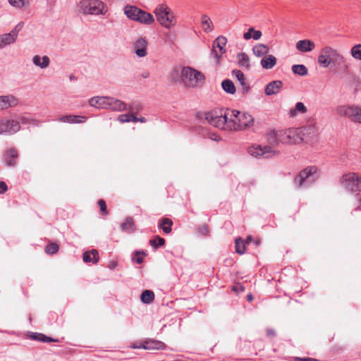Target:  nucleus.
I'll return each mask as SVG.
<instances>
[{"mask_svg":"<svg viewBox=\"0 0 361 361\" xmlns=\"http://www.w3.org/2000/svg\"><path fill=\"white\" fill-rule=\"evenodd\" d=\"M228 130H241L253 126V117L245 112L228 109Z\"/></svg>","mask_w":361,"mask_h":361,"instance_id":"obj_1","label":"nucleus"},{"mask_svg":"<svg viewBox=\"0 0 361 361\" xmlns=\"http://www.w3.org/2000/svg\"><path fill=\"white\" fill-rule=\"evenodd\" d=\"M180 80L185 87L195 88L204 83L205 77L200 71L190 66H184L181 69Z\"/></svg>","mask_w":361,"mask_h":361,"instance_id":"obj_2","label":"nucleus"},{"mask_svg":"<svg viewBox=\"0 0 361 361\" xmlns=\"http://www.w3.org/2000/svg\"><path fill=\"white\" fill-rule=\"evenodd\" d=\"M154 13L157 22L164 28L170 29L177 23L176 16L166 4H158L154 10Z\"/></svg>","mask_w":361,"mask_h":361,"instance_id":"obj_3","label":"nucleus"},{"mask_svg":"<svg viewBox=\"0 0 361 361\" xmlns=\"http://www.w3.org/2000/svg\"><path fill=\"white\" fill-rule=\"evenodd\" d=\"M344 62V57L336 49L330 46L324 47L318 56V63L322 68H327L331 63L339 65Z\"/></svg>","mask_w":361,"mask_h":361,"instance_id":"obj_4","label":"nucleus"},{"mask_svg":"<svg viewBox=\"0 0 361 361\" xmlns=\"http://www.w3.org/2000/svg\"><path fill=\"white\" fill-rule=\"evenodd\" d=\"M123 10L125 15L132 20L147 25H152L154 22V18L151 13L137 6L127 5L124 7Z\"/></svg>","mask_w":361,"mask_h":361,"instance_id":"obj_5","label":"nucleus"},{"mask_svg":"<svg viewBox=\"0 0 361 361\" xmlns=\"http://www.w3.org/2000/svg\"><path fill=\"white\" fill-rule=\"evenodd\" d=\"M336 112L341 116L348 117L354 123H361V107L357 106L341 105L336 109Z\"/></svg>","mask_w":361,"mask_h":361,"instance_id":"obj_6","label":"nucleus"},{"mask_svg":"<svg viewBox=\"0 0 361 361\" xmlns=\"http://www.w3.org/2000/svg\"><path fill=\"white\" fill-rule=\"evenodd\" d=\"M324 178L323 172L317 166H308L294 177V180H316Z\"/></svg>","mask_w":361,"mask_h":361,"instance_id":"obj_7","label":"nucleus"},{"mask_svg":"<svg viewBox=\"0 0 361 361\" xmlns=\"http://www.w3.org/2000/svg\"><path fill=\"white\" fill-rule=\"evenodd\" d=\"M205 118L208 123L216 128L228 129V109L225 114L218 115L216 113L209 112L205 114Z\"/></svg>","mask_w":361,"mask_h":361,"instance_id":"obj_8","label":"nucleus"},{"mask_svg":"<svg viewBox=\"0 0 361 361\" xmlns=\"http://www.w3.org/2000/svg\"><path fill=\"white\" fill-rule=\"evenodd\" d=\"M226 42L227 39L224 36H219L213 42L210 55L211 57L215 59L216 63H220L222 55L226 52L225 46Z\"/></svg>","mask_w":361,"mask_h":361,"instance_id":"obj_9","label":"nucleus"},{"mask_svg":"<svg viewBox=\"0 0 361 361\" xmlns=\"http://www.w3.org/2000/svg\"><path fill=\"white\" fill-rule=\"evenodd\" d=\"M20 126L18 121L11 119H0V134H14L19 131Z\"/></svg>","mask_w":361,"mask_h":361,"instance_id":"obj_10","label":"nucleus"},{"mask_svg":"<svg viewBox=\"0 0 361 361\" xmlns=\"http://www.w3.org/2000/svg\"><path fill=\"white\" fill-rule=\"evenodd\" d=\"M247 152L251 156L256 158H268L275 154V152L271 150L269 146L252 145L248 148Z\"/></svg>","mask_w":361,"mask_h":361,"instance_id":"obj_11","label":"nucleus"},{"mask_svg":"<svg viewBox=\"0 0 361 361\" xmlns=\"http://www.w3.org/2000/svg\"><path fill=\"white\" fill-rule=\"evenodd\" d=\"M166 347L165 343L160 341L146 338L140 341V346H133V349L164 350Z\"/></svg>","mask_w":361,"mask_h":361,"instance_id":"obj_12","label":"nucleus"},{"mask_svg":"<svg viewBox=\"0 0 361 361\" xmlns=\"http://www.w3.org/2000/svg\"><path fill=\"white\" fill-rule=\"evenodd\" d=\"M19 154L15 147H10L5 150L2 154L4 164L8 167H15L17 164Z\"/></svg>","mask_w":361,"mask_h":361,"instance_id":"obj_13","label":"nucleus"},{"mask_svg":"<svg viewBox=\"0 0 361 361\" xmlns=\"http://www.w3.org/2000/svg\"><path fill=\"white\" fill-rule=\"evenodd\" d=\"M300 133L309 137H314L318 135V128L314 118H309L305 126L300 128Z\"/></svg>","mask_w":361,"mask_h":361,"instance_id":"obj_14","label":"nucleus"},{"mask_svg":"<svg viewBox=\"0 0 361 361\" xmlns=\"http://www.w3.org/2000/svg\"><path fill=\"white\" fill-rule=\"evenodd\" d=\"M58 121L62 122V123H68L71 124H78V123H82L87 121V117L85 116H80V115H64L62 116L59 117L56 119Z\"/></svg>","mask_w":361,"mask_h":361,"instance_id":"obj_15","label":"nucleus"},{"mask_svg":"<svg viewBox=\"0 0 361 361\" xmlns=\"http://www.w3.org/2000/svg\"><path fill=\"white\" fill-rule=\"evenodd\" d=\"M147 42L145 38L140 37L133 44V49L139 57H145L147 54Z\"/></svg>","mask_w":361,"mask_h":361,"instance_id":"obj_16","label":"nucleus"},{"mask_svg":"<svg viewBox=\"0 0 361 361\" xmlns=\"http://www.w3.org/2000/svg\"><path fill=\"white\" fill-rule=\"evenodd\" d=\"M283 87L281 80H273L269 82L264 88V93L267 96H272L279 94Z\"/></svg>","mask_w":361,"mask_h":361,"instance_id":"obj_17","label":"nucleus"},{"mask_svg":"<svg viewBox=\"0 0 361 361\" xmlns=\"http://www.w3.org/2000/svg\"><path fill=\"white\" fill-rule=\"evenodd\" d=\"M106 4L101 0H92V16H104L108 12Z\"/></svg>","mask_w":361,"mask_h":361,"instance_id":"obj_18","label":"nucleus"},{"mask_svg":"<svg viewBox=\"0 0 361 361\" xmlns=\"http://www.w3.org/2000/svg\"><path fill=\"white\" fill-rule=\"evenodd\" d=\"M110 97H92V106L96 109H109Z\"/></svg>","mask_w":361,"mask_h":361,"instance_id":"obj_19","label":"nucleus"},{"mask_svg":"<svg viewBox=\"0 0 361 361\" xmlns=\"http://www.w3.org/2000/svg\"><path fill=\"white\" fill-rule=\"evenodd\" d=\"M294 135V131L290 129L278 130L279 143H291Z\"/></svg>","mask_w":361,"mask_h":361,"instance_id":"obj_20","label":"nucleus"},{"mask_svg":"<svg viewBox=\"0 0 361 361\" xmlns=\"http://www.w3.org/2000/svg\"><path fill=\"white\" fill-rule=\"evenodd\" d=\"M295 47L301 52H309L315 48V44L310 39H302L299 40Z\"/></svg>","mask_w":361,"mask_h":361,"instance_id":"obj_21","label":"nucleus"},{"mask_svg":"<svg viewBox=\"0 0 361 361\" xmlns=\"http://www.w3.org/2000/svg\"><path fill=\"white\" fill-rule=\"evenodd\" d=\"M18 104V99L12 96H0V109H6Z\"/></svg>","mask_w":361,"mask_h":361,"instance_id":"obj_22","label":"nucleus"},{"mask_svg":"<svg viewBox=\"0 0 361 361\" xmlns=\"http://www.w3.org/2000/svg\"><path fill=\"white\" fill-rule=\"evenodd\" d=\"M109 109L113 111H123L127 109V104L121 100L111 97Z\"/></svg>","mask_w":361,"mask_h":361,"instance_id":"obj_23","label":"nucleus"},{"mask_svg":"<svg viewBox=\"0 0 361 361\" xmlns=\"http://www.w3.org/2000/svg\"><path fill=\"white\" fill-rule=\"evenodd\" d=\"M260 64L264 69H271L276 64V58L273 55L265 56L262 59Z\"/></svg>","mask_w":361,"mask_h":361,"instance_id":"obj_24","label":"nucleus"},{"mask_svg":"<svg viewBox=\"0 0 361 361\" xmlns=\"http://www.w3.org/2000/svg\"><path fill=\"white\" fill-rule=\"evenodd\" d=\"M238 64L240 67L249 70L250 68V58L245 52L237 54Z\"/></svg>","mask_w":361,"mask_h":361,"instance_id":"obj_25","label":"nucleus"},{"mask_svg":"<svg viewBox=\"0 0 361 361\" xmlns=\"http://www.w3.org/2000/svg\"><path fill=\"white\" fill-rule=\"evenodd\" d=\"M201 25L203 30L207 33L211 32L214 30L213 23L206 14H202L201 16Z\"/></svg>","mask_w":361,"mask_h":361,"instance_id":"obj_26","label":"nucleus"},{"mask_svg":"<svg viewBox=\"0 0 361 361\" xmlns=\"http://www.w3.org/2000/svg\"><path fill=\"white\" fill-rule=\"evenodd\" d=\"M32 62L35 66L43 69L49 66L50 61L47 56L41 57L38 55H35L32 58Z\"/></svg>","mask_w":361,"mask_h":361,"instance_id":"obj_27","label":"nucleus"},{"mask_svg":"<svg viewBox=\"0 0 361 361\" xmlns=\"http://www.w3.org/2000/svg\"><path fill=\"white\" fill-rule=\"evenodd\" d=\"M172 225L173 221L171 219L169 218H163L159 221L158 228L161 229L164 233L169 234L171 232Z\"/></svg>","mask_w":361,"mask_h":361,"instance_id":"obj_28","label":"nucleus"},{"mask_svg":"<svg viewBox=\"0 0 361 361\" xmlns=\"http://www.w3.org/2000/svg\"><path fill=\"white\" fill-rule=\"evenodd\" d=\"M252 52L255 56L261 57L267 55L269 52V48L264 44H258L253 47Z\"/></svg>","mask_w":361,"mask_h":361,"instance_id":"obj_29","label":"nucleus"},{"mask_svg":"<svg viewBox=\"0 0 361 361\" xmlns=\"http://www.w3.org/2000/svg\"><path fill=\"white\" fill-rule=\"evenodd\" d=\"M342 186L348 192L361 191V182H341Z\"/></svg>","mask_w":361,"mask_h":361,"instance_id":"obj_30","label":"nucleus"},{"mask_svg":"<svg viewBox=\"0 0 361 361\" xmlns=\"http://www.w3.org/2000/svg\"><path fill=\"white\" fill-rule=\"evenodd\" d=\"M16 39V37L13 36L11 32L0 35V48L13 44Z\"/></svg>","mask_w":361,"mask_h":361,"instance_id":"obj_31","label":"nucleus"},{"mask_svg":"<svg viewBox=\"0 0 361 361\" xmlns=\"http://www.w3.org/2000/svg\"><path fill=\"white\" fill-rule=\"evenodd\" d=\"M232 73L233 75L235 76V78L240 82V83L242 85L243 88L244 89L245 92H247L250 87L246 83V79L245 78L244 73L241 71L238 70V69L233 70L232 71Z\"/></svg>","mask_w":361,"mask_h":361,"instance_id":"obj_32","label":"nucleus"},{"mask_svg":"<svg viewBox=\"0 0 361 361\" xmlns=\"http://www.w3.org/2000/svg\"><path fill=\"white\" fill-rule=\"evenodd\" d=\"M307 111V107L305 104L301 102H297L294 109H292L289 111V115L290 117H295L298 113L300 114H305Z\"/></svg>","mask_w":361,"mask_h":361,"instance_id":"obj_33","label":"nucleus"},{"mask_svg":"<svg viewBox=\"0 0 361 361\" xmlns=\"http://www.w3.org/2000/svg\"><path fill=\"white\" fill-rule=\"evenodd\" d=\"M30 338L33 340H37L44 343H51V342H57V339L52 338L49 337L44 334L39 333H32L30 336Z\"/></svg>","mask_w":361,"mask_h":361,"instance_id":"obj_34","label":"nucleus"},{"mask_svg":"<svg viewBox=\"0 0 361 361\" xmlns=\"http://www.w3.org/2000/svg\"><path fill=\"white\" fill-rule=\"evenodd\" d=\"M121 229L127 233H132L135 231L133 220L131 217L126 219L125 221L121 224Z\"/></svg>","mask_w":361,"mask_h":361,"instance_id":"obj_35","label":"nucleus"},{"mask_svg":"<svg viewBox=\"0 0 361 361\" xmlns=\"http://www.w3.org/2000/svg\"><path fill=\"white\" fill-rule=\"evenodd\" d=\"M154 300V293L152 290H145L140 295V300L144 304H149Z\"/></svg>","mask_w":361,"mask_h":361,"instance_id":"obj_36","label":"nucleus"},{"mask_svg":"<svg viewBox=\"0 0 361 361\" xmlns=\"http://www.w3.org/2000/svg\"><path fill=\"white\" fill-rule=\"evenodd\" d=\"M221 87L223 90L231 94H233L235 92V87L234 83L231 80L226 79L222 81Z\"/></svg>","mask_w":361,"mask_h":361,"instance_id":"obj_37","label":"nucleus"},{"mask_svg":"<svg viewBox=\"0 0 361 361\" xmlns=\"http://www.w3.org/2000/svg\"><path fill=\"white\" fill-rule=\"evenodd\" d=\"M79 12L84 15L90 14V0H82L80 1L79 5Z\"/></svg>","mask_w":361,"mask_h":361,"instance_id":"obj_38","label":"nucleus"},{"mask_svg":"<svg viewBox=\"0 0 361 361\" xmlns=\"http://www.w3.org/2000/svg\"><path fill=\"white\" fill-rule=\"evenodd\" d=\"M292 71L296 75L305 76L307 75L308 70L305 65L297 64L292 66Z\"/></svg>","mask_w":361,"mask_h":361,"instance_id":"obj_39","label":"nucleus"},{"mask_svg":"<svg viewBox=\"0 0 361 361\" xmlns=\"http://www.w3.org/2000/svg\"><path fill=\"white\" fill-rule=\"evenodd\" d=\"M267 139L269 144L276 145L279 144L278 131L271 130L267 135Z\"/></svg>","mask_w":361,"mask_h":361,"instance_id":"obj_40","label":"nucleus"},{"mask_svg":"<svg viewBox=\"0 0 361 361\" xmlns=\"http://www.w3.org/2000/svg\"><path fill=\"white\" fill-rule=\"evenodd\" d=\"M350 54L354 59L361 61V44L353 46L351 48Z\"/></svg>","mask_w":361,"mask_h":361,"instance_id":"obj_41","label":"nucleus"},{"mask_svg":"<svg viewBox=\"0 0 361 361\" xmlns=\"http://www.w3.org/2000/svg\"><path fill=\"white\" fill-rule=\"evenodd\" d=\"M235 244L237 253L243 255L245 252V245L241 238L235 239Z\"/></svg>","mask_w":361,"mask_h":361,"instance_id":"obj_42","label":"nucleus"},{"mask_svg":"<svg viewBox=\"0 0 361 361\" xmlns=\"http://www.w3.org/2000/svg\"><path fill=\"white\" fill-rule=\"evenodd\" d=\"M164 243L165 240L159 235H157L154 239L149 240L150 245L154 247L155 249L164 245Z\"/></svg>","mask_w":361,"mask_h":361,"instance_id":"obj_43","label":"nucleus"},{"mask_svg":"<svg viewBox=\"0 0 361 361\" xmlns=\"http://www.w3.org/2000/svg\"><path fill=\"white\" fill-rule=\"evenodd\" d=\"M341 180H361V178L355 173L350 172L343 174L341 178Z\"/></svg>","mask_w":361,"mask_h":361,"instance_id":"obj_44","label":"nucleus"},{"mask_svg":"<svg viewBox=\"0 0 361 361\" xmlns=\"http://www.w3.org/2000/svg\"><path fill=\"white\" fill-rule=\"evenodd\" d=\"M127 109L132 111V114L138 112L142 109V105L138 102H132L129 104Z\"/></svg>","mask_w":361,"mask_h":361,"instance_id":"obj_45","label":"nucleus"},{"mask_svg":"<svg viewBox=\"0 0 361 361\" xmlns=\"http://www.w3.org/2000/svg\"><path fill=\"white\" fill-rule=\"evenodd\" d=\"M59 250V245L55 243H51L49 244L46 248L45 252L48 255H54L56 254Z\"/></svg>","mask_w":361,"mask_h":361,"instance_id":"obj_46","label":"nucleus"},{"mask_svg":"<svg viewBox=\"0 0 361 361\" xmlns=\"http://www.w3.org/2000/svg\"><path fill=\"white\" fill-rule=\"evenodd\" d=\"M97 205L99 208L100 214L104 216H107L109 214V212L107 210L106 202L104 200H99L97 202Z\"/></svg>","mask_w":361,"mask_h":361,"instance_id":"obj_47","label":"nucleus"},{"mask_svg":"<svg viewBox=\"0 0 361 361\" xmlns=\"http://www.w3.org/2000/svg\"><path fill=\"white\" fill-rule=\"evenodd\" d=\"M8 2L16 8H22L28 4V0H8Z\"/></svg>","mask_w":361,"mask_h":361,"instance_id":"obj_48","label":"nucleus"},{"mask_svg":"<svg viewBox=\"0 0 361 361\" xmlns=\"http://www.w3.org/2000/svg\"><path fill=\"white\" fill-rule=\"evenodd\" d=\"M133 116V114H121L118 116V121L121 123H128L132 121L130 119Z\"/></svg>","mask_w":361,"mask_h":361,"instance_id":"obj_49","label":"nucleus"},{"mask_svg":"<svg viewBox=\"0 0 361 361\" xmlns=\"http://www.w3.org/2000/svg\"><path fill=\"white\" fill-rule=\"evenodd\" d=\"M197 232L204 236H207L209 234V228L208 225L203 224L198 228Z\"/></svg>","mask_w":361,"mask_h":361,"instance_id":"obj_50","label":"nucleus"},{"mask_svg":"<svg viewBox=\"0 0 361 361\" xmlns=\"http://www.w3.org/2000/svg\"><path fill=\"white\" fill-rule=\"evenodd\" d=\"M23 22H20L18 23L16 27L10 32L13 35V36L16 37L17 38L18 32L22 30L23 27Z\"/></svg>","mask_w":361,"mask_h":361,"instance_id":"obj_51","label":"nucleus"},{"mask_svg":"<svg viewBox=\"0 0 361 361\" xmlns=\"http://www.w3.org/2000/svg\"><path fill=\"white\" fill-rule=\"evenodd\" d=\"M99 260V252L95 249H92V263L96 264Z\"/></svg>","mask_w":361,"mask_h":361,"instance_id":"obj_52","label":"nucleus"},{"mask_svg":"<svg viewBox=\"0 0 361 361\" xmlns=\"http://www.w3.org/2000/svg\"><path fill=\"white\" fill-rule=\"evenodd\" d=\"M135 255H136V257L135 259V262L137 264H142L143 262V257L141 256V255H145V252L136 251Z\"/></svg>","mask_w":361,"mask_h":361,"instance_id":"obj_53","label":"nucleus"},{"mask_svg":"<svg viewBox=\"0 0 361 361\" xmlns=\"http://www.w3.org/2000/svg\"><path fill=\"white\" fill-rule=\"evenodd\" d=\"M252 38H253V39L255 40H258L259 39L261 38L262 34V32L259 31V30H255L254 29V31H252Z\"/></svg>","mask_w":361,"mask_h":361,"instance_id":"obj_54","label":"nucleus"},{"mask_svg":"<svg viewBox=\"0 0 361 361\" xmlns=\"http://www.w3.org/2000/svg\"><path fill=\"white\" fill-rule=\"evenodd\" d=\"M252 31H254V27H250L247 32H245L243 35V37L245 39H250L252 38Z\"/></svg>","mask_w":361,"mask_h":361,"instance_id":"obj_55","label":"nucleus"},{"mask_svg":"<svg viewBox=\"0 0 361 361\" xmlns=\"http://www.w3.org/2000/svg\"><path fill=\"white\" fill-rule=\"evenodd\" d=\"M130 119L134 123H136V122H138V121L141 122V123H145L146 121H147L145 117L137 118V117L135 116L133 114V116H132V118Z\"/></svg>","mask_w":361,"mask_h":361,"instance_id":"obj_56","label":"nucleus"},{"mask_svg":"<svg viewBox=\"0 0 361 361\" xmlns=\"http://www.w3.org/2000/svg\"><path fill=\"white\" fill-rule=\"evenodd\" d=\"M82 260L87 263V262H90V251H86L84 254H83V256H82Z\"/></svg>","mask_w":361,"mask_h":361,"instance_id":"obj_57","label":"nucleus"},{"mask_svg":"<svg viewBox=\"0 0 361 361\" xmlns=\"http://www.w3.org/2000/svg\"><path fill=\"white\" fill-rule=\"evenodd\" d=\"M8 189V187L5 182H0V194L5 192Z\"/></svg>","mask_w":361,"mask_h":361,"instance_id":"obj_58","label":"nucleus"},{"mask_svg":"<svg viewBox=\"0 0 361 361\" xmlns=\"http://www.w3.org/2000/svg\"><path fill=\"white\" fill-rule=\"evenodd\" d=\"M267 336L269 337H274L276 336V331L273 329H267Z\"/></svg>","mask_w":361,"mask_h":361,"instance_id":"obj_59","label":"nucleus"},{"mask_svg":"<svg viewBox=\"0 0 361 361\" xmlns=\"http://www.w3.org/2000/svg\"><path fill=\"white\" fill-rule=\"evenodd\" d=\"M310 182H296L295 188L297 189L301 188L303 185H307Z\"/></svg>","mask_w":361,"mask_h":361,"instance_id":"obj_60","label":"nucleus"},{"mask_svg":"<svg viewBox=\"0 0 361 361\" xmlns=\"http://www.w3.org/2000/svg\"><path fill=\"white\" fill-rule=\"evenodd\" d=\"M302 361H317V360L316 359L312 358V357H303Z\"/></svg>","mask_w":361,"mask_h":361,"instance_id":"obj_61","label":"nucleus"},{"mask_svg":"<svg viewBox=\"0 0 361 361\" xmlns=\"http://www.w3.org/2000/svg\"><path fill=\"white\" fill-rule=\"evenodd\" d=\"M133 346H140V342L139 343H132L130 345L131 348H133Z\"/></svg>","mask_w":361,"mask_h":361,"instance_id":"obj_62","label":"nucleus"},{"mask_svg":"<svg viewBox=\"0 0 361 361\" xmlns=\"http://www.w3.org/2000/svg\"><path fill=\"white\" fill-rule=\"evenodd\" d=\"M247 299L248 301H252V299H253V297H252V295L251 294H249V295H247Z\"/></svg>","mask_w":361,"mask_h":361,"instance_id":"obj_63","label":"nucleus"},{"mask_svg":"<svg viewBox=\"0 0 361 361\" xmlns=\"http://www.w3.org/2000/svg\"><path fill=\"white\" fill-rule=\"evenodd\" d=\"M303 357H295L294 360L295 361H302Z\"/></svg>","mask_w":361,"mask_h":361,"instance_id":"obj_64","label":"nucleus"}]
</instances>
